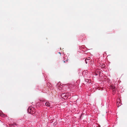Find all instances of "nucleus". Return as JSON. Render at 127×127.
Segmentation results:
<instances>
[{
	"instance_id": "nucleus-1",
	"label": "nucleus",
	"mask_w": 127,
	"mask_h": 127,
	"mask_svg": "<svg viewBox=\"0 0 127 127\" xmlns=\"http://www.w3.org/2000/svg\"><path fill=\"white\" fill-rule=\"evenodd\" d=\"M28 111L31 114H34L36 112L35 109L33 107H29L28 109Z\"/></svg>"
},
{
	"instance_id": "nucleus-2",
	"label": "nucleus",
	"mask_w": 127,
	"mask_h": 127,
	"mask_svg": "<svg viewBox=\"0 0 127 127\" xmlns=\"http://www.w3.org/2000/svg\"><path fill=\"white\" fill-rule=\"evenodd\" d=\"M61 97L63 98L64 99H66L67 98V95L65 93H63L61 95Z\"/></svg>"
},
{
	"instance_id": "nucleus-3",
	"label": "nucleus",
	"mask_w": 127,
	"mask_h": 127,
	"mask_svg": "<svg viewBox=\"0 0 127 127\" xmlns=\"http://www.w3.org/2000/svg\"><path fill=\"white\" fill-rule=\"evenodd\" d=\"M45 105L47 106H50V103L49 102H47L45 103Z\"/></svg>"
},
{
	"instance_id": "nucleus-4",
	"label": "nucleus",
	"mask_w": 127,
	"mask_h": 127,
	"mask_svg": "<svg viewBox=\"0 0 127 127\" xmlns=\"http://www.w3.org/2000/svg\"><path fill=\"white\" fill-rule=\"evenodd\" d=\"M100 66L102 68H104L105 67V65L104 64L102 63L100 64Z\"/></svg>"
},
{
	"instance_id": "nucleus-5",
	"label": "nucleus",
	"mask_w": 127,
	"mask_h": 127,
	"mask_svg": "<svg viewBox=\"0 0 127 127\" xmlns=\"http://www.w3.org/2000/svg\"><path fill=\"white\" fill-rule=\"evenodd\" d=\"M118 99L117 100V106L118 107V108L119 107V103L118 102Z\"/></svg>"
},
{
	"instance_id": "nucleus-6",
	"label": "nucleus",
	"mask_w": 127,
	"mask_h": 127,
	"mask_svg": "<svg viewBox=\"0 0 127 127\" xmlns=\"http://www.w3.org/2000/svg\"><path fill=\"white\" fill-rule=\"evenodd\" d=\"M62 87L63 86L62 85H61L60 86H59L58 87L59 89L60 90L62 89Z\"/></svg>"
},
{
	"instance_id": "nucleus-7",
	"label": "nucleus",
	"mask_w": 127,
	"mask_h": 127,
	"mask_svg": "<svg viewBox=\"0 0 127 127\" xmlns=\"http://www.w3.org/2000/svg\"><path fill=\"white\" fill-rule=\"evenodd\" d=\"M56 124H57V123L56 122H55L53 124V125L54 126H56Z\"/></svg>"
},
{
	"instance_id": "nucleus-8",
	"label": "nucleus",
	"mask_w": 127,
	"mask_h": 127,
	"mask_svg": "<svg viewBox=\"0 0 127 127\" xmlns=\"http://www.w3.org/2000/svg\"><path fill=\"white\" fill-rule=\"evenodd\" d=\"M4 115L3 114H2L1 115V116L2 117H3Z\"/></svg>"
},
{
	"instance_id": "nucleus-9",
	"label": "nucleus",
	"mask_w": 127,
	"mask_h": 127,
	"mask_svg": "<svg viewBox=\"0 0 127 127\" xmlns=\"http://www.w3.org/2000/svg\"><path fill=\"white\" fill-rule=\"evenodd\" d=\"M90 59V57H88L87 58V60H89Z\"/></svg>"
},
{
	"instance_id": "nucleus-10",
	"label": "nucleus",
	"mask_w": 127,
	"mask_h": 127,
	"mask_svg": "<svg viewBox=\"0 0 127 127\" xmlns=\"http://www.w3.org/2000/svg\"><path fill=\"white\" fill-rule=\"evenodd\" d=\"M85 63H86V64H87V61L86 60H85Z\"/></svg>"
},
{
	"instance_id": "nucleus-11",
	"label": "nucleus",
	"mask_w": 127,
	"mask_h": 127,
	"mask_svg": "<svg viewBox=\"0 0 127 127\" xmlns=\"http://www.w3.org/2000/svg\"><path fill=\"white\" fill-rule=\"evenodd\" d=\"M42 101H41L40 102V103L41 104V103H42Z\"/></svg>"
},
{
	"instance_id": "nucleus-12",
	"label": "nucleus",
	"mask_w": 127,
	"mask_h": 127,
	"mask_svg": "<svg viewBox=\"0 0 127 127\" xmlns=\"http://www.w3.org/2000/svg\"><path fill=\"white\" fill-rule=\"evenodd\" d=\"M59 53L60 54H61L60 52H59Z\"/></svg>"
},
{
	"instance_id": "nucleus-13",
	"label": "nucleus",
	"mask_w": 127,
	"mask_h": 127,
	"mask_svg": "<svg viewBox=\"0 0 127 127\" xmlns=\"http://www.w3.org/2000/svg\"><path fill=\"white\" fill-rule=\"evenodd\" d=\"M65 62V61H64V63Z\"/></svg>"
},
{
	"instance_id": "nucleus-14",
	"label": "nucleus",
	"mask_w": 127,
	"mask_h": 127,
	"mask_svg": "<svg viewBox=\"0 0 127 127\" xmlns=\"http://www.w3.org/2000/svg\"><path fill=\"white\" fill-rule=\"evenodd\" d=\"M88 82H88V83H90V81H88Z\"/></svg>"
}]
</instances>
